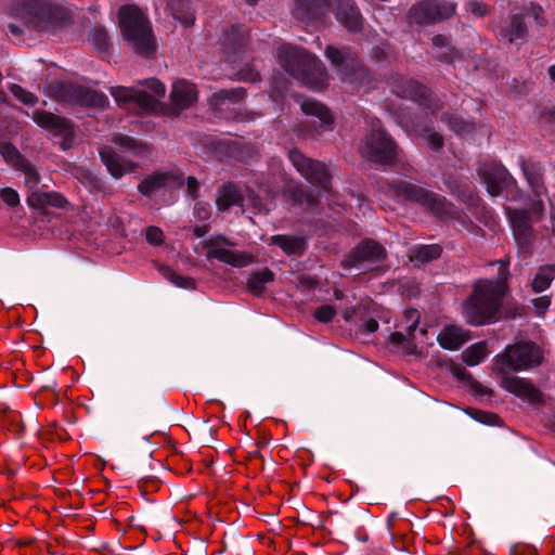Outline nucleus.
I'll return each instance as SVG.
<instances>
[{
	"label": "nucleus",
	"mask_w": 555,
	"mask_h": 555,
	"mask_svg": "<svg viewBox=\"0 0 555 555\" xmlns=\"http://www.w3.org/2000/svg\"><path fill=\"white\" fill-rule=\"evenodd\" d=\"M498 264L496 280L478 281L474 286L472 295L463 304V315L467 323L472 325H483L495 319L505 294L509 262L507 260H500Z\"/></svg>",
	"instance_id": "obj_1"
},
{
	"label": "nucleus",
	"mask_w": 555,
	"mask_h": 555,
	"mask_svg": "<svg viewBox=\"0 0 555 555\" xmlns=\"http://www.w3.org/2000/svg\"><path fill=\"white\" fill-rule=\"evenodd\" d=\"M276 56L284 70L307 88L322 91L327 86L324 64L305 49L282 44Z\"/></svg>",
	"instance_id": "obj_2"
},
{
	"label": "nucleus",
	"mask_w": 555,
	"mask_h": 555,
	"mask_svg": "<svg viewBox=\"0 0 555 555\" xmlns=\"http://www.w3.org/2000/svg\"><path fill=\"white\" fill-rule=\"evenodd\" d=\"M349 31H359L362 27V15L353 0H293L291 12L304 23L322 20L330 10Z\"/></svg>",
	"instance_id": "obj_3"
},
{
	"label": "nucleus",
	"mask_w": 555,
	"mask_h": 555,
	"mask_svg": "<svg viewBox=\"0 0 555 555\" xmlns=\"http://www.w3.org/2000/svg\"><path fill=\"white\" fill-rule=\"evenodd\" d=\"M15 16L27 29L48 33L68 25L73 14L59 0H22L15 8Z\"/></svg>",
	"instance_id": "obj_4"
},
{
	"label": "nucleus",
	"mask_w": 555,
	"mask_h": 555,
	"mask_svg": "<svg viewBox=\"0 0 555 555\" xmlns=\"http://www.w3.org/2000/svg\"><path fill=\"white\" fill-rule=\"evenodd\" d=\"M382 190L399 203L416 204L434 216L444 217L453 214V205L444 196L405 180L386 181Z\"/></svg>",
	"instance_id": "obj_5"
},
{
	"label": "nucleus",
	"mask_w": 555,
	"mask_h": 555,
	"mask_svg": "<svg viewBox=\"0 0 555 555\" xmlns=\"http://www.w3.org/2000/svg\"><path fill=\"white\" fill-rule=\"evenodd\" d=\"M119 27L124 39L135 53L149 56L155 51L154 36L146 15L133 4H126L118 11Z\"/></svg>",
	"instance_id": "obj_6"
},
{
	"label": "nucleus",
	"mask_w": 555,
	"mask_h": 555,
	"mask_svg": "<svg viewBox=\"0 0 555 555\" xmlns=\"http://www.w3.org/2000/svg\"><path fill=\"white\" fill-rule=\"evenodd\" d=\"M544 204L542 199H534L528 209L506 208V216L513 230L514 238L519 251L524 256L532 254L535 232L533 223L542 219Z\"/></svg>",
	"instance_id": "obj_7"
},
{
	"label": "nucleus",
	"mask_w": 555,
	"mask_h": 555,
	"mask_svg": "<svg viewBox=\"0 0 555 555\" xmlns=\"http://www.w3.org/2000/svg\"><path fill=\"white\" fill-rule=\"evenodd\" d=\"M543 361L542 349L531 341H519L507 346L499 354L496 365L501 373L526 371L540 365Z\"/></svg>",
	"instance_id": "obj_8"
},
{
	"label": "nucleus",
	"mask_w": 555,
	"mask_h": 555,
	"mask_svg": "<svg viewBox=\"0 0 555 555\" xmlns=\"http://www.w3.org/2000/svg\"><path fill=\"white\" fill-rule=\"evenodd\" d=\"M360 153L370 162L389 165L397 158L399 147L377 120L372 124L370 132L364 137Z\"/></svg>",
	"instance_id": "obj_9"
},
{
	"label": "nucleus",
	"mask_w": 555,
	"mask_h": 555,
	"mask_svg": "<svg viewBox=\"0 0 555 555\" xmlns=\"http://www.w3.org/2000/svg\"><path fill=\"white\" fill-rule=\"evenodd\" d=\"M391 90L399 98L408 99L416 102L420 107L425 112H429L431 115H437L443 107L442 102L439 99L433 98L429 89L420 82L396 75L391 80Z\"/></svg>",
	"instance_id": "obj_10"
},
{
	"label": "nucleus",
	"mask_w": 555,
	"mask_h": 555,
	"mask_svg": "<svg viewBox=\"0 0 555 555\" xmlns=\"http://www.w3.org/2000/svg\"><path fill=\"white\" fill-rule=\"evenodd\" d=\"M385 258L386 249L379 243L364 240L341 260V267L346 270L367 272L378 268Z\"/></svg>",
	"instance_id": "obj_11"
},
{
	"label": "nucleus",
	"mask_w": 555,
	"mask_h": 555,
	"mask_svg": "<svg viewBox=\"0 0 555 555\" xmlns=\"http://www.w3.org/2000/svg\"><path fill=\"white\" fill-rule=\"evenodd\" d=\"M56 100L68 105L103 108L108 99L105 94L74 82H61L53 87Z\"/></svg>",
	"instance_id": "obj_12"
},
{
	"label": "nucleus",
	"mask_w": 555,
	"mask_h": 555,
	"mask_svg": "<svg viewBox=\"0 0 555 555\" xmlns=\"http://www.w3.org/2000/svg\"><path fill=\"white\" fill-rule=\"evenodd\" d=\"M456 3L447 0H421L408 13L411 23L427 26L440 23L454 15Z\"/></svg>",
	"instance_id": "obj_13"
},
{
	"label": "nucleus",
	"mask_w": 555,
	"mask_h": 555,
	"mask_svg": "<svg viewBox=\"0 0 555 555\" xmlns=\"http://www.w3.org/2000/svg\"><path fill=\"white\" fill-rule=\"evenodd\" d=\"M301 109L306 115L314 116L319 120L304 121L298 132L304 138H317L334 129V117L331 111L321 102L306 99L301 102Z\"/></svg>",
	"instance_id": "obj_14"
},
{
	"label": "nucleus",
	"mask_w": 555,
	"mask_h": 555,
	"mask_svg": "<svg viewBox=\"0 0 555 555\" xmlns=\"http://www.w3.org/2000/svg\"><path fill=\"white\" fill-rule=\"evenodd\" d=\"M434 116L435 115H431L428 111L425 112V118L400 113L397 115V124L409 135H420L425 139L433 151H440L443 147V138L441 134L434 131Z\"/></svg>",
	"instance_id": "obj_15"
},
{
	"label": "nucleus",
	"mask_w": 555,
	"mask_h": 555,
	"mask_svg": "<svg viewBox=\"0 0 555 555\" xmlns=\"http://www.w3.org/2000/svg\"><path fill=\"white\" fill-rule=\"evenodd\" d=\"M288 159L307 181L330 192L331 175L324 163L307 157L297 149L288 152Z\"/></svg>",
	"instance_id": "obj_16"
},
{
	"label": "nucleus",
	"mask_w": 555,
	"mask_h": 555,
	"mask_svg": "<svg viewBox=\"0 0 555 555\" xmlns=\"http://www.w3.org/2000/svg\"><path fill=\"white\" fill-rule=\"evenodd\" d=\"M325 56L337 69L343 80L356 82L365 76V68L359 57L349 49L327 46Z\"/></svg>",
	"instance_id": "obj_17"
},
{
	"label": "nucleus",
	"mask_w": 555,
	"mask_h": 555,
	"mask_svg": "<svg viewBox=\"0 0 555 555\" xmlns=\"http://www.w3.org/2000/svg\"><path fill=\"white\" fill-rule=\"evenodd\" d=\"M223 245L233 246L234 244L223 235L211 236L205 241L204 248L207 250V259H217L236 268L246 267L251 262L250 257L246 254L227 249Z\"/></svg>",
	"instance_id": "obj_18"
},
{
	"label": "nucleus",
	"mask_w": 555,
	"mask_h": 555,
	"mask_svg": "<svg viewBox=\"0 0 555 555\" xmlns=\"http://www.w3.org/2000/svg\"><path fill=\"white\" fill-rule=\"evenodd\" d=\"M477 172L491 196H499L503 190L509 188L514 182L508 170L495 160L480 163Z\"/></svg>",
	"instance_id": "obj_19"
},
{
	"label": "nucleus",
	"mask_w": 555,
	"mask_h": 555,
	"mask_svg": "<svg viewBox=\"0 0 555 555\" xmlns=\"http://www.w3.org/2000/svg\"><path fill=\"white\" fill-rule=\"evenodd\" d=\"M111 95L119 105L137 104L141 109L155 113L160 108V103L153 95L132 87L116 86L109 88Z\"/></svg>",
	"instance_id": "obj_20"
},
{
	"label": "nucleus",
	"mask_w": 555,
	"mask_h": 555,
	"mask_svg": "<svg viewBox=\"0 0 555 555\" xmlns=\"http://www.w3.org/2000/svg\"><path fill=\"white\" fill-rule=\"evenodd\" d=\"M500 385L504 390L529 403H540L543 400L541 390L527 378L504 375Z\"/></svg>",
	"instance_id": "obj_21"
},
{
	"label": "nucleus",
	"mask_w": 555,
	"mask_h": 555,
	"mask_svg": "<svg viewBox=\"0 0 555 555\" xmlns=\"http://www.w3.org/2000/svg\"><path fill=\"white\" fill-rule=\"evenodd\" d=\"M522 175L535 197L546 193L544 184V168L541 162L532 157L520 156L518 159Z\"/></svg>",
	"instance_id": "obj_22"
},
{
	"label": "nucleus",
	"mask_w": 555,
	"mask_h": 555,
	"mask_svg": "<svg viewBox=\"0 0 555 555\" xmlns=\"http://www.w3.org/2000/svg\"><path fill=\"white\" fill-rule=\"evenodd\" d=\"M170 100V112L173 115H178L180 112L189 108L197 101L195 85L185 79L177 80L172 85Z\"/></svg>",
	"instance_id": "obj_23"
},
{
	"label": "nucleus",
	"mask_w": 555,
	"mask_h": 555,
	"mask_svg": "<svg viewBox=\"0 0 555 555\" xmlns=\"http://www.w3.org/2000/svg\"><path fill=\"white\" fill-rule=\"evenodd\" d=\"M100 157L115 179H120L124 175L133 172L139 167L137 163L125 158L111 146H103L100 150Z\"/></svg>",
	"instance_id": "obj_24"
},
{
	"label": "nucleus",
	"mask_w": 555,
	"mask_h": 555,
	"mask_svg": "<svg viewBox=\"0 0 555 555\" xmlns=\"http://www.w3.org/2000/svg\"><path fill=\"white\" fill-rule=\"evenodd\" d=\"M247 41L246 31L241 26H231L230 29L224 30L222 48L227 55V61L235 62L237 56L247 47Z\"/></svg>",
	"instance_id": "obj_25"
},
{
	"label": "nucleus",
	"mask_w": 555,
	"mask_h": 555,
	"mask_svg": "<svg viewBox=\"0 0 555 555\" xmlns=\"http://www.w3.org/2000/svg\"><path fill=\"white\" fill-rule=\"evenodd\" d=\"M34 120L42 128L54 130L65 140L73 137V124L67 118L41 111L34 114Z\"/></svg>",
	"instance_id": "obj_26"
},
{
	"label": "nucleus",
	"mask_w": 555,
	"mask_h": 555,
	"mask_svg": "<svg viewBox=\"0 0 555 555\" xmlns=\"http://www.w3.org/2000/svg\"><path fill=\"white\" fill-rule=\"evenodd\" d=\"M29 207L35 209H44L46 207H54L59 209H65L69 202L66 197L59 192H43L35 190L27 196L26 199Z\"/></svg>",
	"instance_id": "obj_27"
},
{
	"label": "nucleus",
	"mask_w": 555,
	"mask_h": 555,
	"mask_svg": "<svg viewBox=\"0 0 555 555\" xmlns=\"http://www.w3.org/2000/svg\"><path fill=\"white\" fill-rule=\"evenodd\" d=\"M177 177L169 171H156L145 177L138 185V191L144 196H152L160 190L175 183Z\"/></svg>",
	"instance_id": "obj_28"
},
{
	"label": "nucleus",
	"mask_w": 555,
	"mask_h": 555,
	"mask_svg": "<svg viewBox=\"0 0 555 555\" xmlns=\"http://www.w3.org/2000/svg\"><path fill=\"white\" fill-rule=\"evenodd\" d=\"M269 245L280 247L287 256H301L308 247L305 236L288 234L272 235Z\"/></svg>",
	"instance_id": "obj_29"
},
{
	"label": "nucleus",
	"mask_w": 555,
	"mask_h": 555,
	"mask_svg": "<svg viewBox=\"0 0 555 555\" xmlns=\"http://www.w3.org/2000/svg\"><path fill=\"white\" fill-rule=\"evenodd\" d=\"M468 339V333L456 325L446 326L438 335L440 346L449 350L460 349Z\"/></svg>",
	"instance_id": "obj_30"
},
{
	"label": "nucleus",
	"mask_w": 555,
	"mask_h": 555,
	"mask_svg": "<svg viewBox=\"0 0 555 555\" xmlns=\"http://www.w3.org/2000/svg\"><path fill=\"white\" fill-rule=\"evenodd\" d=\"M527 35V26L522 16L516 14L505 22L499 29L498 36L508 43H514L517 40H525Z\"/></svg>",
	"instance_id": "obj_31"
},
{
	"label": "nucleus",
	"mask_w": 555,
	"mask_h": 555,
	"mask_svg": "<svg viewBox=\"0 0 555 555\" xmlns=\"http://www.w3.org/2000/svg\"><path fill=\"white\" fill-rule=\"evenodd\" d=\"M243 195L241 194L237 186L231 182L225 183L219 190L216 205L219 210L224 211L232 206L242 205Z\"/></svg>",
	"instance_id": "obj_32"
},
{
	"label": "nucleus",
	"mask_w": 555,
	"mask_h": 555,
	"mask_svg": "<svg viewBox=\"0 0 555 555\" xmlns=\"http://www.w3.org/2000/svg\"><path fill=\"white\" fill-rule=\"evenodd\" d=\"M167 8L172 17L183 26H192L195 22L194 12L191 9V0H167Z\"/></svg>",
	"instance_id": "obj_33"
},
{
	"label": "nucleus",
	"mask_w": 555,
	"mask_h": 555,
	"mask_svg": "<svg viewBox=\"0 0 555 555\" xmlns=\"http://www.w3.org/2000/svg\"><path fill=\"white\" fill-rule=\"evenodd\" d=\"M112 142L133 156H146L150 154L147 144L127 134H114Z\"/></svg>",
	"instance_id": "obj_34"
},
{
	"label": "nucleus",
	"mask_w": 555,
	"mask_h": 555,
	"mask_svg": "<svg viewBox=\"0 0 555 555\" xmlns=\"http://www.w3.org/2000/svg\"><path fill=\"white\" fill-rule=\"evenodd\" d=\"M555 279V263L539 267L531 286L534 293H542L547 289Z\"/></svg>",
	"instance_id": "obj_35"
},
{
	"label": "nucleus",
	"mask_w": 555,
	"mask_h": 555,
	"mask_svg": "<svg viewBox=\"0 0 555 555\" xmlns=\"http://www.w3.org/2000/svg\"><path fill=\"white\" fill-rule=\"evenodd\" d=\"M291 197L295 205L302 206L310 210H314L319 204L318 197L313 192L304 185L294 186L291 190Z\"/></svg>",
	"instance_id": "obj_36"
},
{
	"label": "nucleus",
	"mask_w": 555,
	"mask_h": 555,
	"mask_svg": "<svg viewBox=\"0 0 555 555\" xmlns=\"http://www.w3.org/2000/svg\"><path fill=\"white\" fill-rule=\"evenodd\" d=\"M274 280V273L264 268L262 270L254 272L247 282V287L250 293L258 296L260 295L267 283L272 282Z\"/></svg>",
	"instance_id": "obj_37"
},
{
	"label": "nucleus",
	"mask_w": 555,
	"mask_h": 555,
	"mask_svg": "<svg viewBox=\"0 0 555 555\" xmlns=\"http://www.w3.org/2000/svg\"><path fill=\"white\" fill-rule=\"evenodd\" d=\"M441 120L446 122L449 128L460 135L468 134L475 131L476 126L472 121H466L455 114L444 113Z\"/></svg>",
	"instance_id": "obj_38"
},
{
	"label": "nucleus",
	"mask_w": 555,
	"mask_h": 555,
	"mask_svg": "<svg viewBox=\"0 0 555 555\" xmlns=\"http://www.w3.org/2000/svg\"><path fill=\"white\" fill-rule=\"evenodd\" d=\"M442 247L438 244L418 245L412 250L411 259L420 262H429L438 259Z\"/></svg>",
	"instance_id": "obj_39"
},
{
	"label": "nucleus",
	"mask_w": 555,
	"mask_h": 555,
	"mask_svg": "<svg viewBox=\"0 0 555 555\" xmlns=\"http://www.w3.org/2000/svg\"><path fill=\"white\" fill-rule=\"evenodd\" d=\"M487 354V343L479 341L466 348L462 353V358L467 365L474 366L481 363Z\"/></svg>",
	"instance_id": "obj_40"
},
{
	"label": "nucleus",
	"mask_w": 555,
	"mask_h": 555,
	"mask_svg": "<svg viewBox=\"0 0 555 555\" xmlns=\"http://www.w3.org/2000/svg\"><path fill=\"white\" fill-rule=\"evenodd\" d=\"M16 169L24 175L25 186L30 191V193L35 190H38L41 177L36 167L30 162L27 159L20 160Z\"/></svg>",
	"instance_id": "obj_41"
},
{
	"label": "nucleus",
	"mask_w": 555,
	"mask_h": 555,
	"mask_svg": "<svg viewBox=\"0 0 555 555\" xmlns=\"http://www.w3.org/2000/svg\"><path fill=\"white\" fill-rule=\"evenodd\" d=\"M246 96V90L242 87L232 88V89H221L215 92L211 95V101L216 105H220L225 101L231 103H238L243 101Z\"/></svg>",
	"instance_id": "obj_42"
},
{
	"label": "nucleus",
	"mask_w": 555,
	"mask_h": 555,
	"mask_svg": "<svg viewBox=\"0 0 555 555\" xmlns=\"http://www.w3.org/2000/svg\"><path fill=\"white\" fill-rule=\"evenodd\" d=\"M162 275L170 281L172 284H175L178 287L185 288V289H194L195 288V280L189 276H183L178 273H176L170 267L163 266L159 269Z\"/></svg>",
	"instance_id": "obj_43"
},
{
	"label": "nucleus",
	"mask_w": 555,
	"mask_h": 555,
	"mask_svg": "<svg viewBox=\"0 0 555 555\" xmlns=\"http://www.w3.org/2000/svg\"><path fill=\"white\" fill-rule=\"evenodd\" d=\"M90 41L99 51H106L108 48V35L104 27L95 26L89 35Z\"/></svg>",
	"instance_id": "obj_44"
},
{
	"label": "nucleus",
	"mask_w": 555,
	"mask_h": 555,
	"mask_svg": "<svg viewBox=\"0 0 555 555\" xmlns=\"http://www.w3.org/2000/svg\"><path fill=\"white\" fill-rule=\"evenodd\" d=\"M0 154L7 162L13 164L15 168H17L20 160L26 159L21 155L14 145L8 142L0 143Z\"/></svg>",
	"instance_id": "obj_45"
},
{
	"label": "nucleus",
	"mask_w": 555,
	"mask_h": 555,
	"mask_svg": "<svg viewBox=\"0 0 555 555\" xmlns=\"http://www.w3.org/2000/svg\"><path fill=\"white\" fill-rule=\"evenodd\" d=\"M455 375L462 379H469L470 382V389L472 391L477 395V396H491L492 391L482 386L480 383H478L477 380H474L470 376L469 373H467L465 370L463 369H459L456 372H455Z\"/></svg>",
	"instance_id": "obj_46"
},
{
	"label": "nucleus",
	"mask_w": 555,
	"mask_h": 555,
	"mask_svg": "<svg viewBox=\"0 0 555 555\" xmlns=\"http://www.w3.org/2000/svg\"><path fill=\"white\" fill-rule=\"evenodd\" d=\"M467 413L476 421L487 425H499L500 417L496 414L485 412L481 410L469 409Z\"/></svg>",
	"instance_id": "obj_47"
},
{
	"label": "nucleus",
	"mask_w": 555,
	"mask_h": 555,
	"mask_svg": "<svg viewBox=\"0 0 555 555\" xmlns=\"http://www.w3.org/2000/svg\"><path fill=\"white\" fill-rule=\"evenodd\" d=\"M11 92L15 98H17L21 102H23L26 105H34L38 101L35 94L25 90L18 85H12Z\"/></svg>",
	"instance_id": "obj_48"
},
{
	"label": "nucleus",
	"mask_w": 555,
	"mask_h": 555,
	"mask_svg": "<svg viewBox=\"0 0 555 555\" xmlns=\"http://www.w3.org/2000/svg\"><path fill=\"white\" fill-rule=\"evenodd\" d=\"M230 150L232 153H236V157L241 160H246V158H251L256 154L255 149L248 144H241L238 142H234L231 144Z\"/></svg>",
	"instance_id": "obj_49"
},
{
	"label": "nucleus",
	"mask_w": 555,
	"mask_h": 555,
	"mask_svg": "<svg viewBox=\"0 0 555 555\" xmlns=\"http://www.w3.org/2000/svg\"><path fill=\"white\" fill-rule=\"evenodd\" d=\"M336 310L334 307L330 305H323L319 308H317L313 312L314 318L323 323H327L332 321V319L335 317Z\"/></svg>",
	"instance_id": "obj_50"
},
{
	"label": "nucleus",
	"mask_w": 555,
	"mask_h": 555,
	"mask_svg": "<svg viewBox=\"0 0 555 555\" xmlns=\"http://www.w3.org/2000/svg\"><path fill=\"white\" fill-rule=\"evenodd\" d=\"M0 197L10 207H16L20 205V195L12 188H3L0 191Z\"/></svg>",
	"instance_id": "obj_51"
},
{
	"label": "nucleus",
	"mask_w": 555,
	"mask_h": 555,
	"mask_svg": "<svg viewBox=\"0 0 555 555\" xmlns=\"http://www.w3.org/2000/svg\"><path fill=\"white\" fill-rule=\"evenodd\" d=\"M139 83H145L146 87L158 98H164L166 93V88L163 82H160L158 79L150 78L146 79L144 82L139 81Z\"/></svg>",
	"instance_id": "obj_52"
},
{
	"label": "nucleus",
	"mask_w": 555,
	"mask_h": 555,
	"mask_svg": "<svg viewBox=\"0 0 555 555\" xmlns=\"http://www.w3.org/2000/svg\"><path fill=\"white\" fill-rule=\"evenodd\" d=\"M145 237L149 243L153 245H160L164 241V233L157 227H149L146 229Z\"/></svg>",
	"instance_id": "obj_53"
},
{
	"label": "nucleus",
	"mask_w": 555,
	"mask_h": 555,
	"mask_svg": "<svg viewBox=\"0 0 555 555\" xmlns=\"http://www.w3.org/2000/svg\"><path fill=\"white\" fill-rule=\"evenodd\" d=\"M240 79L248 82H256L260 80V74L253 67H244L238 73Z\"/></svg>",
	"instance_id": "obj_54"
},
{
	"label": "nucleus",
	"mask_w": 555,
	"mask_h": 555,
	"mask_svg": "<svg viewBox=\"0 0 555 555\" xmlns=\"http://www.w3.org/2000/svg\"><path fill=\"white\" fill-rule=\"evenodd\" d=\"M194 216L201 221L208 220L210 217L209 204L202 202L196 203L194 207Z\"/></svg>",
	"instance_id": "obj_55"
},
{
	"label": "nucleus",
	"mask_w": 555,
	"mask_h": 555,
	"mask_svg": "<svg viewBox=\"0 0 555 555\" xmlns=\"http://www.w3.org/2000/svg\"><path fill=\"white\" fill-rule=\"evenodd\" d=\"M467 9L472 14L479 17L486 15L488 11L487 5L478 1H470Z\"/></svg>",
	"instance_id": "obj_56"
},
{
	"label": "nucleus",
	"mask_w": 555,
	"mask_h": 555,
	"mask_svg": "<svg viewBox=\"0 0 555 555\" xmlns=\"http://www.w3.org/2000/svg\"><path fill=\"white\" fill-rule=\"evenodd\" d=\"M8 31L14 37H21L24 34V28H27L23 22L21 24L17 22H10L7 25Z\"/></svg>",
	"instance_id": "obj_57"
},
{
	"label": "nucleus",
	"mask_w": 555,
	"mask_h": 555,
	"mask_svg": "<svg viewBox=\"0 0 555 555\" xmlns=\"http://www.w3.org/2000/svg\"><path fill=\"white\" fill-rule=\"evenodd\" d=\"M535 309L541 313L544 312L551 305V299L547 296L538 297L533 300Z\"/></svg>",
	"instance_id": "obj_58"
},
{
	"label": "nucleus",
	"mask_w": 555,
	"mask_h": 555,
	"mask_svg": "<svg viewBox=\"0 0 555 555\" xmlns=\"http://www.w3.org/2000/svg\"><path fill=\"white\" fill-rule=\"evenodd\" d=\"M448 186L452 193H457L459 196H461V198L463 201L472 199V197H473V194H472V191L469 190L468 184H465L466 190L463 192H457V190H455V188L450 182H448Z\"/></svg>",
	"instance_id": "obj_59"
},
{
	"label": "nucleus",
	"mask_w": 555,
	"mask_h": 555,
	"mask_svg": "<svg viewBox=\"0 0 555 555\" xmlns=\"http://www.w3.org/2000/svg\"><path fill=\"white\" fill-rule=\"evenodd\" d=\"M188 191L193 196L196 197L199 184L198 181L194 177H189L186 180Z\"/></svg>",
	"instance_id": "obj_60"
},
{
	"label": "nucleus",
	"mask_w": 555,
	"mask_h": 555,
	"mask_svg": "<svg viewBox=\"0 0 555 555\" xmlns=\"http://www.w3.org/2000/svg\"><path fill=\"white\" fill-rule=\"evenodd\" d=\"M363 328L365 333L372 334L378 330V322L375 319H369L364 322Z\"/></svg>",
	"instance_id": "obj_61"
},
{
	"label": "nucleus",
	"mask_w": 555,
	"mask_h": 555,
	"mask_svg": "<svg viewBox=\"0 0 555 555\" xmlns=\"http://www.w3.org/2000/svg\"><path fill=\"white\" fill-rule=\"evenodd\" d=\"M433 44L436 47V48H443L448 44V40L444 36L442 35H437L433 38Z\"/></svg>",
	"instance_id": "obj_62"
},
{
	"label": "nucleus",
	"mask_w": 555,
	"mask_h": 555,
	"mask_svg": "<svg viewBox=\"0 0 555 555\" xmlns=\"http://www.w3.org/2000/svg\"><path fill=\"white\" fill-rule=\"evenodd\" d=\"M390 340L395 345H402L405 340V336L400 332H395L390 335Z\"/></svg>",
	"instance_id": "obj_63"
},
{
	"label": "nucleus",
	"mask_w": 555,
	"mask_h": 555,
	"mask_svg": "<svg viewBox=\"0 0 555 555\" xmlns=\"http://www.w3.org/2000/svg\"><path fill=\"white\" fill-rule=\"evenodd\" d=\"M209 231L208 225H197L193 229V233L196 237H203L205 236Z\"/></svg>",
	"instance_id": "obj_64"
}]
</instances>
